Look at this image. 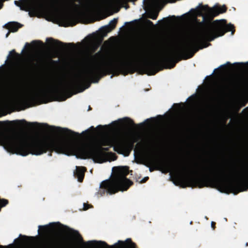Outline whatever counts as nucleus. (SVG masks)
Listing matches in <instances>:
<instances>
[{"instance_id": "obj_1", "label": "nucleus", "mask_w": 248, "mask_h": 248, "mask_svg": "<svg viewBox=\"0 0 248 248\" xmlns=\"http://www.w3.org/2000/svg\"><path fill=\"white\" fill-rule=\"evenodd\" d=\"M63 137L52 140H29L27 139L15 135L0 133L1 140L8 151L13 154L26 156L30 154L40 155L49 151L69 155L75 151V145L73 140L79 136L78 133L67 128H58Z\"/></svg>"}, {"instance_id": "obj_2", "label": "nucleus", "mask_w": 248, "mask_h": 248, "mask_svg": "<svg viewBox=\"0 0 248 248\" xmlns=\"http://www.w3.org/2000/svg\"><path fill=\"white\" fill-rule=\"evenodd\" d=\"M229 31L233 34L235 31L234 26L231 24H227L225 20L204 23L200 33L191 36L179 46L170 51L162 57V60L164 62H172L170 68H173L182 59H190L200 48H202L203 47L200 46L203 41H212Z\"/></svg>"}, {"instance_id": "obj_3", "label": "nucleus", "mask_w": 248, "mask_h": 248, "mask_svg": "<svg viewBox=\"0 0 248 248\" xmlns=\"http://www.w3.org/2000/svg\"><path fill=\"white\" fill-rule=\"evenodd\" d=\"M136 71L134 64L125 60L110 61L108 62L97 63L89 67L86 71V77L98 82L103 77L111 74L118 76L120 73L126 75L133 74Z\"/></svg>"}, {"instance_id": "obj_4", "label": "nucleus", "mask_w": 248, "mask_h": 248, "mask_svg": "<svg viewBox=\"0 0 248 248\" xmlns=\"http://www.w3.org/2000/svg\"><path fill=\"white\" fill-rule=\"evenodd\" d=\"M83 78L79 76L64 83L62 82L59 85L49 86L46 90L35 93L32 96L33 99L40 100L48 96H52L59 101H64L73 94L82 92L88 88L90 84L83 87L82 83Z\"/></svg>"}, {"instance_id": "obj_5", "label": "nucleus", "mask_w": 248, "mask_h": 248, "mask_svg": "<svg viewBox=\"0 0 248 248\" xmlns=\"http://www.w3.org/2000/svg\"><path fill=\"white\" fill-rule=\"evenodd\" d=\"M114 174L110 180L103 181L100 186L97 194L100 196L106 193L113 194L119 191L127 190L133 184V182L126 178L129 174V167L127 166L113 167Z\"/></svg>"}, {"instance_id": "obj_6", "label": "nucleus", "mask_w": 248, "mask_h": 248, "mask_svg": "<svg viewBox=\"0 0 248 248\" xmlns=\"http://www.w3.org/2000/svg\"><path fill=\"white\" fill-rule=\"evenodd\" d=\"M138 140L139 138L136 137L130 138H121L115 140L113 144L112 145L111 142L109 139L101 138L97 140L95 146H100V147L113 146L114 151L119 154L125 153L128 155L134 149L135 143Z\"/></svg>"}, {"instance_id": "obj_7", "label": "nucleus", "mask_w": 248, "mask_h": 248, "mask_svg": "<svg viewBox=\"0 0 248 248\" xmlns=\"http://www.w3.org/2000/svg\"><path fill=\"white\" fill-rule=\"evenodd\" d=\"M109 147L100 146H81L78 151L83 159H92L95 163H102L107 160L105 152L108 151Z\"/></svg>"}, {"instance_id": "obj_8", "label": "nucleus", "mask_w": 248, "mask_h": 248, "mask_svg": "<svg viewBox=\"0 0 248 248\" xmlns=\"http://www.w3.org/2000/svg\"><path fill=\"white\" fill-rule=\"evenodd\" d=\"M199 7L201 8L199 10L200 15H202V12H204L206 13V16L211 18H213L220 14L225 13L227 10V7L224 5L222 6H217L210 8L207 5H202L201 3L199 5Z\"/></svg>"}, {"instance_id": "obj_9", "label": "nucleus", "mask_w": 248, "mask_h": 248, "mask_svg": "<svg viewBox=\"0 0 248 248\" xmlns=\"http://www.w3.org/2000/svg\"><path fill=\"white\" fill-rule=\"evenodd\" d=\"M160 3V0H143L144 9L146 11H150L148 14L149 18L153 20L156 19L158 16L159 11L154 9L158 6Z\"/></svg>"}, {"instance_id": "obj_10", "label": "nucleus", "mask_w": 248, "mask_h": 248, "mask_svg": "<svg viewBox=\"0 0 248 248\" xmlns=\"http://www.w3.org/2000/svg\"><path fill=\"white\" fill-rule=\"evenodd\" d=\"M87 244L93 245L94 244H98L99 247H105L107 248H114L118 246V244L121 245L120 247H123L126 246L128 248H137L136 244L133 242L130 238H127L125 241L119 240L117 243L112 246H109L106 242L104 241H89L87 242Z\"/></svg>"}, {"instance_id": "obj_11", "label": "nucleus", "mask_w": 248, "mask_h": 248, "mask_svg": "<svg viewBox=\"0 0 248 248\" xmlns=\"http://www.w3.org/2000/svg\"><path fill=\"white\" fill-rule=\"evenodd\" d=\"M141 67L145 71V73L148 75H155L158 71V63L154 61H145L141 64Z\"/></svg>"}, {"instance_id": "obj_12", "label": "nucleus", "mask_w": 248, "mask_h": 248, "mask_svg": "<svg viewBox=\"0 0 248 248\" xmlns=\"http://www.w3.org/2000/svg\"><path fill=\"white\" fill-rule=\"evenodd\" d=\"M47 42L50 44L52 46H72L75 47V44L73 43H64L62 42H61L58 40H55L52 38H49L46 39Z\"/></svg>"}, {"instance_id": "obj_13", "label": "nucleus", "mask_w": 248, "mask_h": 248, "mask_svg": "<svg viewBox=\"0 0 248 248\" xmlns=\"http://www.w3.org/2000/svg\"><path fill=\"white\" fill-rule=\"evenodd\" d=\"M86 168L84 167H76V170L74 171L75 177L78 178V181L82 182L84 177V173Z\"/></svg>"}, {"instance_id": "obj_14", "label": "nucleus", "mask_w": 248, "mask_h": 248, "mask_svg": "<svg viewBox=\"0 0 248 248\" xmlns=\"http://www.w3.org/2000/svg\"><path fill=\"white\" fill-rule=\"evenodd\" d=\"M57 224L60 226L62 228H64L66 230L72 232L73 235L75 236V237L76 238L78 241L79 242L83 243V238L78 231L70 228L68 226L63 225L59 222L57 223Z\"/></svg>"}, {"instance_id": "obj_15", "label": "nucleus", "mask_w": 248, "mask_h": 248, "mask_svg": "<svg viewBox=\"0 0 248 248\" xmlns=\"http://www.w3.org/2000/svg\"><path fill=\"white\" fill-rule=\"evenodd\" d=\"M118 22L117 18H114L111 20L109 22V25L103 27L101 29V31L104 34H107V33L111 31L112 30L114 29L117 23Z\"/></svg>"}, {"instance_id": "obj_16", "label": "nucleus", "mask_w": 248, "mask_h": 248, "mask_svg": "<svg viewBox=\"0 0 248 248\" xmlns=\"http://www.w3.org/2000/svg\"><path fill=\"white\" fill-rule=\"evenodd\" d=\"M7 28L12 32H16L21 28L22 25L16 22H9L6 25Z\"/></svg>"}, {"instance_id": "obj_17", "label": "nucleus", "mask_w": 248, "mask_h": 248, "mask_svg": "<svg viewBox=\"0 0 248 248\" xmlns=\"http://www.w3.org/2000/svg\"><path fill=\"white\" fill-rule=\"evenodd\" d=\"M55 223H50L49 225L39 226L38 233L40 234V230L42 229L44 233H46L49 231V226L54 228L55 227Z\"/></svg>"}, {"instance_id": "obj_18", "label": "nucleus", "mask_w": 248, "mask_h": 248, "mask_svg": "<svg viewBox=\"0 0 248 248\" xmlns=\"http://www.w3.org/2000/svg\"><path fill=\"white\" fill-rule=\"evenodd\" d=\"M124 121L125 122V124L128 126H135L136 125L134 121L129 118H125L124 119Z\"/></svg>"}, {"instance_id": "obj_19", "label": "nucleus", "mask_w": 248, "mask_h": 248, "mask_svg": "<svg viewBox=\"0 0 248 248\" xmlns=\"http://www.w3.org/2000/svg\"><path fill=\"white\" fill-rule=\"evenodd\" d=\"M137 0H113V1L117 3H124L127 4L128 2H135Z\"/></svg>"}, {"instance_id": "obj_20", "label": "nucleus", "mask_w": 248, "mask_h": 248, "mask_svg": "<svg viewBox=\"0 0 248 248\" xmlns=\"http://www.w3.org/2000/svg\"><path fill=\"white\" fill-rule=\"evenodd\" d=\"M16 77L18 80H21L22 79L23 77V71L20 70H18V72L16 74Z\"/></svg>"}, {"instance_id": "obj_21", "label": "nucleus", "mask_w": 248, "mask_h": 248, "mask_svg": "<svg viewBox=\"0 0 248 248\" xmlns=\"http://www.w3.org/2000/svg\"><path fill=\"white\" fill-rule=\"evenodd\" d=\"M20 122L23 123H25V124H27L28 125H30V126H34V125H37L40 124L39 123H36V122L28 123L25 120H22L20 121Z\"/></svg>"}, {"instance_id": "obj_22", "label": "nucleus", "mask_w": 248, "mask_h": 248, "mask_svg": "<svg viewBox=\"0 0 248 248\" xmlns=\"http://www.w3.org/2000/svg\"><path fill=\"white\" fill-rule=\"evenodd\" d=\"M145 24L147 26H149L150 27H153V28L155 27V25H154L153 22L149 19H146L145 20Z\"/></svg>"}, {"instance_id": "obj_23", "label": "nucleus", "mask_w": 248, "mask_h": 248, "mask_svg": "<svg viewBox=\"0 0 248 248\" xmlns=\"http://www.w3.org/2000/svg\"><path fill=\"white\" fill-rule=\"evenodd\" d=\"M83 206H83V209H84V210H88V209H89L90 208H91V207H93V206H92V205H91V204H88V203H84L83 204Z\"/></svg>"}, {"instance_id": "obj_24", "label": "nucleus", "mask_w": 248, "mask_h": 248, "mask_svg": "<svg viewBox=\"0 0 248 248\" xmlns=\"http://www.w3.org/2000/svg\"><path fill=\"white\" fill-rule=\"evenodd\" d=\"M13 54L17 56V57L18 58L20 57L18 53H16L15 49H13L10 52V55H13Z\"/></svg>"}, {"instance_id": "obj_25", "label": "nucleus", "mask_w": 248, "mask_h": 248, "mask_svg": "<svg viewBox=\"0 0 248 248\" xmlns=\"http://www.w3.org/2000/svg\"><path fill=\"white\" fill-rule=\"evenodd\" d=\"M42 125L45 128H51V129H54L55 128L54 126H49L47 124H42Z\"/></svg>"}, {"instance_id": "obj_26", "label": "nucleus", "mask_w": 248, "mask_h": 248, "mask_svg": "<svg viewBox=\"0 0 248 248\" xmlns=\"http://www.w3.org/2000/svg\"><path fill=\"white\" fill-rule=\"evenodd\" d=\"M19 237H23L26 239H33L34 238V237L32 236H27L25 235H22L21 234L19 235Z\"/></svg>"}, {"instance_id": "obj_27", "label": "nucleus", "mask_w": 248, "mask_h": 248, "mask_svg": "<svg viewBox=\"0 0 248 248\" xmlns=\"http://www.w3.org/2000/svg\"><path fill=\"white\" fill-rule=\"evenodd\" d=\"M41 44L42 45H43V42L40 41H33L32 42V44H34V45H37V44Z\"/></svg>"}, {"instance_id": "obj_28", "label": "nucleus", "mask_w": 248, "mask_h": 248, "mask_svg": "<svg viewBox=\"0 0 248 248\" xmlns=\"http://www.w3.org/2000/svg\"><path fill=\"white\" fill-rule=\"evenodd\" d=\"M48 248H58V247L55 244L51 245Z\"/></svg>"}, {"instance_id": "obj_29", "label": "nucleus", "mask_w": 248, "mask_h": 248, "mask_svg": "<svg viewBox=\"0 0 248 248\" xmlns=\"http://www.w3.org/2000/svg\"><path fill=\"white\" fill-rule=\"evenodd\" d=\"M231 65H232V64L231 63V62H227L226 63V64L222 65H221V66H220V67H221V68H222V67H226V65H229V66H231Z\"/></svg>"}, {"instance_id": "obj_30", "label": "nucleus", "mask_w": 248, "mask_h": 248, "mask_svg": "<svg viewBox=\"0 0 248 248\" xmlns=\"http://www.w3.org/2000/svg\"><path fill=\"white\" fill-rule=\"evenodd\" d=\"M211 227L213 230H215V229L216 228V222L212 221L211 222Z\"/></svg>"}, {"instance_id": "obj_31", "label": "nucleus", "mask_w": 248, "mask_h": 248, "mask_svg": "<svg viewBox=\"0 0 248 248\" xmlns=\"http://www.w3.org/2000/svg\"><path fill=\"white\" fill-rule=\"evenodd\" d=\"M149 179V177H144L141 181V183H145L146 182V181L147 180Z\"/></svg>"}, {"instance_id": "obj_32", "label": "nucleus", "mask_w": 248, "mask_h": 248, "mask_svg": "<svg viewBox=\"0 0 248 248\" xmlns=\"http://www.w3.org/2000/svg\"><path fill=\"white\" fill-rule=\"evenodd\" d=\"M101 55L100 52H98L95 54V56L98 57Z\"/></svg>"}, {"instance_id": "obj_33", "label": "nucleus", "mask_w": 248, "mask_h": 248, "mask_svg": "<svg viewBox=\"0 0 248 248\" xmlns=\"http://www.w3.org/2000/svg\"><path fill=\"white\" fill-rule=\"evenodd\" d=\"M177 0H168L169 2L170 3H174Z\"/></svg>"}, {"instance_id": "obj_34", "label": "nucleus", "mask_w": 248, "mask_h": 248, "mask_svg": "<svg viewBox=\"0 0 248 248\" xmlns=\"http://www.w3.org/2000/svg\"><path fill=\"white\" fill-rule=\"evenodd\" d=\"M173 106L177 107V108L180 107V104H174Z\"/></svg>"}, {"instance_id": "obj_35", "label": "nucleus", "mask_w": 248, "mask_h": 248, "mask_svg": "<svg viewBox=\"0 0 248 248\" xmlns=\"http://www.w3.org/2000/svg\"><path fill=\"white\" fill-rule=\"evenodd\" d=\"M225 89H227V90H230L232 89V88H231V87H230V86H226V87H225Z\"/></svg>"}, {"instance_id": "obj_36", "label": "nucleus", "mask_w": 248, "mask_h": 248, "mask_svg": "<svg viewBox=\"0 0 248 248\" xmlns=\"http://www.w3.org/2000/svg\"><path fill=\"white\" fill-rule=\"evenodd\" d=\"M142 144L141 143H138L137 144V146H138L139 147H141L142 146Z\"/></svg>"}, {"instance_id": "obj_37", "label": "nucleus", "mask_w": 248, "mask_h": 248, "mask_svg": "<svg viewBox=\"0 0 248 248\" xmlns=\"http://www.w3.org/2000/svg\"><path fill=\"white\" fill-rule=\"evenodd\" d=\"M172 19H175L176 18L175 16H171L170 17Z\"/></svg>"}, {"instance_id": "obj_38", "label": "nucleus", "mask_w": 248, "mask_h": 248, "mask_svg": "<svg viewBox=\"0 0 248 248\" xmlns=\"http://www.w3.org/2000/svg\"><path fill=\"white\" fill-rule=\"evenodd\" d=\"M51 62L53 63H57V61H55L54 60H51Z\"/></svg>"}, {"instance_id": "obj_39", "label": "nucleus", "mask_w": 248, "mask_h": 248, "mask_svg": "<svg viewBox=\"0 0 248 248\" xmlns=\"http://www.w3.org/2000/svg\"><path fill=\"white\" fill-rule=\"evenodd\" d=\"M97 127V128H100L101 129L103 128V126L102 125H98Z\"/></svg>"}, {"instance_id": "obj_40", "label": "nucleus", "mask_w": 248, "mask_h": 248, "mask_svg": "<svg viewBox=\"0 0 248 248\" xmlns=\"http://www.w3.org/2000/svg\"><path fill=\"white\" fill-rule=\"evenodd\" d=\"M243 63H234V64H236V65H240V64H242Z\"/></svg>"}, {"instance_id": "obj_41", "label": "nucleus", "mask_w": 248, "mask_h": 248, "mask_svg": "<svg viewBox=\"0 0 248 248\" xmlns=\"http://www.w3.org/2000/svg\"><path fill=\"white\" fill-rule=\"evenodd\" d=\"M9 34H10V31H9V32L6 34V37H7L9 36Z\"/></svg>"}, {"instance_id": "obj_42", "label": "nucleus", "mask_w": 248, "mask_h": 248, "mask_svg": "<svg viewBox=\"0 0 248 248\" xmlns=\"http://www.w3.org/2000/svg\"><path fill=\"white\" fill-rule=\"evenodd\" d=\"M128 7H129V6L128 5H126V6H125V8L127 9Z\"/></svg>"}, {"instance_id": "obj_43", "label": "nucleus", "mask_w": 248, "mask_h": 248, "mask_svg": "<svg viewBox=\"0 0 248 248\" xmlns=\"http://www.w3.org/2000/svg\"><path fill=\"white\" fill-rule=\"evenodd\" d=\"M2 123H3L2 122L0 121V126H1V125L2 124Z\"/></svg>"}, {"instance_id": "obj_44", "label": "nucleus", "mask_w": 248, "mask_h": 248, "mask_svg": "<svg viewBox=\"0 0 248 248\" xmlns=\"http://www.w3.org/2000/svg\"><path fill=\"white\" fill-rule=\"evenodd\" d=\"M91 109H92V108H91V107H90V106H89V109H88V110H91Z\"/></svg>"}, {"instance_id": "obj_45", "label": "nucleus", "mask_w": 248, "mask_h": 248, "mask_svg": "<svg viewBox=\"0 0 248 248\" xmlns=\"http://www.w3.org/2000/svg\"><path fill=\"white\" fill-rule=\"evenodd\" d=\"M2 4H0V9L2 8Z\"/></svg>"}, {"instance_id": "obj_46", "label": "nucleus", "mask_w": 248, "mask_h": 248, "mask_svg": "<svg viewBox=\"0 0 248 248\" xmlns=\"http://www.w3.org/2000/svg\"><path fill=\"white\" fill-rule=\"evenodd\" d=\"M29 45H30V44H29V43H27L26 44V46H29Z\"/></svg>"}, {"instance_id": "obj_47", "label": "nucleus", "mask_w": 248, "mask_h": 248, "mask_svg": "<svg viewBox=\"0 0 248 248\" xmlns=\"http://www.w3.org/2000/svg\"><path fill=\"white\" fill-rule=\"evenodd\" d=\"M0 248H4V247H3V246H0Z\"/></svg>"}, {"instance_id": "obj_48", "label": "nucleus", "mask_w": 248, "mask_h": 248, "mask_svg": "<svg viewBox=\"0 0 248 248\" xmlns=\"http://www.w3.org/2000/svg\"><path fill=\"white\" fill-rule=\"evenodd\" d=\"M151 159H152V161H155L154 158H152Z\"/></svg>"}, {"instance_id": "obj_49", "label": "nucleus", "mask_w": 248, "mask_h": 248, "mask_svg": "<svg viewBox=\"0 0 248 248\" xmlns=\"http://www.w3.org/2000/svg\"><path fill=\"white\" fill-rule=\"evenodd\" d=\"M150 171H152V169L151 168H150Z\"/></svg>"}, {"instance_id": "obj_50", "label": "nucleus", "mask_w": 248, "mask_h": 248, "mask_svg": "<svg viewBox=\"0 0 248 248\" xmlns=\"http://www.w3.org/2000/svg\"><path fill=\"white\" fill-rule=\"evenodd\" d=\"M58 51H61V50L60 49H57Z\"/></svg>"}, {"instance_id": "obj_51", "label": "nucleus", "mask_w": 248, "mask_h": 248, "mask_svg": "<svg viewBox=\"0 0 248 248\" xmlns=\"http://www.w3.org/2000/svg\"><path fill=\"white\" fill-rule=\"evenodd\" d=\"M150 120V119H147L146 121H149Z\"/></svg>"}]
</instances>
